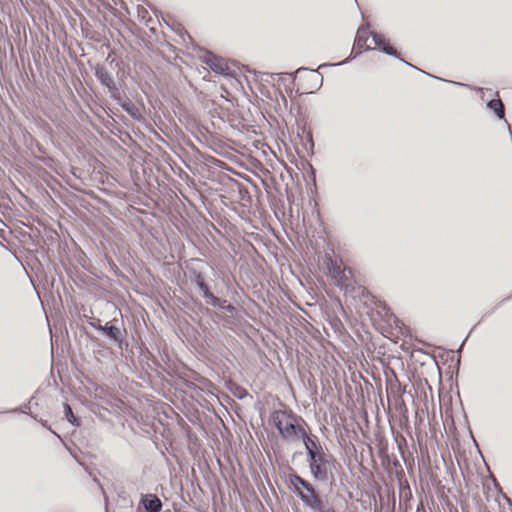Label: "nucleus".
I'll return each mask as SVG.
<instances>
[{
  "label": "nucleus",
  "mask_w": 512,
  "mask_h": 512,
  "mask_svg": "<svg viewBox=\"0 0 512 512\" xmlns=\"http://www.w3.org/2000/svg\"><path fill=\"white\" fill-rule=\"evenodd\" d=\"M270 421L285 441H298L304 430L300 425V422H304V420L292 411L275 410L270 415Z\"/></svg>",
  "instance_id": "obj_1"
},
{
  "label": "nucleus",
  "mask_w": 512,
  "mask_h": 512,
  "mask_svg": "<svg viewBox=\"0 0 512 512\" xmlns=\"http://www.w3.org/2000/svg\"><path fill=\"white\" fill-rule=\"evenodd\" d=\"M309 471L315 481L330 482L335 481L334 470H336V459L327 451L310 456L307 458Z\"/></svg>",
  "instance_id": "obj_2"
},
{
  "label": "nucleus",
  "mask_w": 512,
  "mask_h": 512,
  "mask_svg": "<svg viewBox=\"0 0 512 512\" xmlns=\"http://www.w3.org/2000/svg\"><path fill=\"white\" fill-rule=\"evenodd\" d=\"M186 268L189 280L201 291L206 303L210 305H220L219 297L215 296L210 291V288L206 283V279L203 273L204 262L200 259H192Z\"/></svg>",
  "instance_id": "obj_3"
},
{
  "label": "nucleus",
  "mask_w": 512,
  "mask_h": 512,
  "mask_svg": "<svg viewBox=\"0 0 512 512\" xmlns=\"http://www.w3.org/2000/svg\"><path fill=\"white\" fill-rule=\"evenodd\" d=\"M289 489L299 497V491L303 495H309L315 491V486L308 480L304 479L296 472L290 473L287 479Z\"/></svg>",
  "instance_id": "obj_4"
},
{
  "label": "nucleus",
  "mask_w": 512,
  "mask_h": 512,
  "mask_svg": "<svg viewBox=\"0 0 512 512\" xmlns=\"http://www.w3.org/2000/svg\"><path fill=\"white\" fill-rule=\"evenodd\" d=\"M371 37H372V41L374 42V44L378 47L381 48V51L389 56H392V57H395L397 59H399L401 62L405 63L406 65L420 71L419 68H417L416 66L408 63L407 61H405L404 59L400 58L399 54L397 53V50L391 46L389 43L386 42V39L383 35L377 33V32H371L370 33ZM422 72V70H421ZM423 73H425L423 71Z\"/></svg>",
  "instance_id": "obj_5"
},
{
  "label": "nucleus",
  "mask_w": 512,
  "mask_h": 512,
  "mask_svg": "<svg viewBox=\"0 0 512 512\" xmlns=\"http://www.w3.org/2000/svg\"><path fill=\"white\" fill-rule=\"evenodd\" d=\"M201 60L205 63L213 72L219 75H227L229 67L225 59L214 55L211 52H206Z\"/></svg>",
  "instance_id": "obj_6"
},
{
  "label": "nucleus",
  "mask_w": 512,
  "mask_h": 512,
  "mask_svg": "<svg viewBox=\"0 0 512 512\" xmlns=\"http://www.w3.org/2000/svg\"><path fill=\"white\" fill-rule=\"evenodd\" d=\"M299 498L301 499L303 505L312 512H319L323 506L327 504V501L321 497L317 489L311 492L309 495H303V493L299 491Z\"/></svg>",
  "instance_id": "obj_7"
},
{
  "label": "nucleus",
  "mask_w": 512,
  "mask_h": 512,
  "mask_svg": "<svg viewBox=\"0 0 512 512\" xmlns=\"http://www.w3.org/2000/svg\"><path fill=\"white\" fill-rule=\"evenodd\" d=\"M300 439L303 441L307 458L325 451L318 437L315 435L309 436L305 430H303Z\"/></svg>",
  "instance_id": "obj_8"
},
{
  "label": "nucleus",
  "mask_w": 512,
  "mask_h": 512,
  "mask_svg": "<svg viewBox=\"0 0 512 512\" xmlns=\"http://www.w3.org/2000/svg\"><path fill=\"white\" fill-rule=\"evenodd\" d=\"M140 504L146 512H160L162 510V502L155 494H143Z\"/></svg>",
  "instance_id": "obj_9"
},
{
  "label": "nucleus",
  "mask_w": 512,
  "mask_h": 512,
  "mask_svg": "<svg viewBox=\"0 0 512 512\" xmlns=\"http://www.w3.org/2000/svg\"><path fill=\"white\" fill-rule=\"evenodd\" d=\"M95 77L99 80V82L108 88L109 86L115 84L114 78L112 74L107 70L104 65H96L94 68Z\"/></svg>",
  "instance_id": "obj_10"
},
{
  "label": "nucleus",
  "mask_w": 512,
  "mask_h": 512,
  "mask_svg": "<svg viewBox=\"0 0 512 512\" xmlns=\"http://www.w3.org/2000/svg\"><path fill=\"white\" fill-rule=\"evenodd\" d=\"M97 330L104 333L109 339L113 340L116 343L122 342V333L118 327L115 325H101L97 327Z\"/></svg>",
  "instance_id": "obj_11"
},
{
  "label": "nucleus",
  "mask_w": 512,
  "mask_h": 512,
  "mask_svg": "<svg viewBox=\"0 0 512 512\" xmlns=\"http://www.w3.org/2000/svg\"><path fill=\"white\" fill-rule=\"evenodd\" d=\"M122 109L129 114L133 119L139 120L141 118V113L139 108L129 99L120 103Z\"/></svg>",
  "instance_id": "obj_12"
},
{
  "label": "nucleus",
  "mask_w": 512,
  "mask_h": 512,
  "mask_svg": "<svg viewBox=\"0 0 512 512\" xmlns=\"http://www.w3.org/2000/svg\"><path fill=\"white\" fill-rule=\"evenodd\" d=\"M487 108L492 110L499 119H502L504 117L505 109L500 99H491L490 101H488Z\"/></svg>",
  "instance_id": "obj_13"
},
{
  "label": "nucleus",
  "mask_w": 512,
  "mask_h": 512,
  "mask_svg": "<svg viewBox=\"0 0 512 512\" xmlns=\"http://www.w3.org/2000/svg\"><path fill=\"white\" fill-rule=\"evenodd\" d=\"M64 413H65V417L68 420V422H70L74 426H77V427L80 426L81 423H80L79 418H77L74 415L72 408L68 403H64Z\"/></svg>",
  "instance_id": "obj_14"
},
{
  "label": "nucleus",
  "mask_w": 512,
  "mask_h": 512,
  "mask_svg": "<svg viewBox=\"0 0 512 512\" xmlns=\"http://www.w3.org/2000/svg\"><path fill=\"white\" fill-rule=\"evenodd\" d=\"M108 91L110 93V96L112 99H114L115 101H117L119 104L122 103L121 101V98H122V91L121 89L117 86V84H113L111 86H109L108 88Z\"/></svg>",
  "instance_id": "obj_15"
},
{
  "label": "nucleus",
  "mask_w": 512,
  "mask_h": 512,
  "mask_svg": "<svg viewBox=\"0 0 512 512\" xmlns=\"http://www.w3.org/2000/svg\"><path fill=\"white\" fill-rule=\"evenodd\" d=\"M365 32L364 29H359L358 32H357V36H356V39H355V45L357 48L359 49H363L365 47V44H366V41H367V37L363 35V33Z\"/></svg>",
  "instance_id": "obj_16"
},
{
  "label": "nucleus",
  "mask_w": 512,
  "mask_h": 512,
  "mask_svg": "<svg viewBox=\"0 0 512 512\" xmlns=\"http://www.w3.org/2000/svg\"><path fill=\"white\" fill-rule=\"evenodd\" d=\"M219 301H220V305H212V306L224 309L231 315H233L236 312L235 306L232 304H227V300L219 298Z\"/></svg>",
  "instance_id": "obj_17"
},
{
  "label": "nucleus",
  "mask_w": 512,
  "mask_h": 512,
  "mask_svg": "<svg viewBox=\"0 0 512 512\" xmlns=\"http://www.w3.org/2000/svg\"><path fill=\"white\" fill-rule=\"evenodd\" d=\"M310 71H311V72H313V73H315V75H314V79H313V80H314V86H315L317 89H318V88H320V87L322 86V83H323V77H322V75H321V74H318V73H317V70H313V69H311Z\"/></svg>",
  "instance_id": "obj_18"
},
{
  "label": "nucleus",
  "mask_w": 512,
  "mask_h": 512,
  "mask_svg": "<svg viewBox=\"0 0 512 512\" xmlns=\"http://www.w3.org/2000/svg\"><path fill=\"white\" fill-rule=\"evenodd\" d=\"M319 512H336L329 504H325Z\"/></svg>",
  "instance_id": "obj_19"
},
{
  "label": "nucleus",
  "mask_w": 512,
  "mask_h": 512,
  "mask_svg": "<svg viewBox=\"0 0 512 512\" xmlns=\"http://www.w3.org/2000/svg\"><path fill=\"white\" fill-rule=\"evenodd\" d=\"M449 82H450V83H453V84H455V85H458V86H465V87H468V85H467V84H463V83H461V82H454V81H449Z\"/></svg>",
  "instance_id": "obj_20"
},
{
  "label": "nucleus",
  "mask_w": 512,
  "mask_h": 512,
  "mask_svg": "<svg viewBox=\"0 0 512 512\" xmlns=\"http://www.w3.org/2000/svg\"><path fill=\"white\" fill-rule=\"evenodd\" d=\"M99 324H101L100 320L97 321V323H91L92 327L97 330V327H99Z\"/></svg>",
  "instance_id": "obj_21"
},
{
  "label": "nucleus",
  "mask_w": 512,
  "mask_h": 512,
  "mask_svg": "<svg viewBox=\"0 0 512 512\" xmlns=\"http://www.w3.org/2000/svg\"><path fill=\"white\" fill-rule=\"evenodd\" d=\"M464 344H465V340L460 344V347H459V349H458V353H460V352H461V350H462V348H463Z\"/></svg>",
  "instance_id": "obj_22"
},
{
  "label": "nucleus",
  "mask_w": 512,
  "mask_h": 512,
  "mask_svg": "<svg viewBox=\"0 0 512 512\" xmlns=\"http://www.w3.org/2000/svg\"><path fill=\"white\" fill-rule=\"evenodd\" d=\"M302 70H308L307 68H304V67H300L299 69H297L296 73H299L300 71Z\"/></svg>",
  "instance_id": "obj_23"
},
{
  "label": "nucleus",
  "mask_w": 512,
  "mask_h": 512,
  "mask_svg": "<svg viewBox=\"0 0 512 512\" xmlns=\"http://www.w3.org/2000/svg\"><path fill=\"white\" fill-rule=\"evenodd\" d=\"M344 63H346V61H344V62H340V63H336V64H333V66H339V65H342V64H344Z\"/></svg>",
  "instance_id": "obj_24"
},
{
  "label": "nucleus",
  "mask_w": 512,
  "mask_h": 512,
  "mask_svg": "<svg viewBox=\"0 0 512 512\" xmlns=\"http://www.w3.org/2000/svg\"><path fill=\"white\" fill-rule=\"evenodd\" d=\"M127 502L129 503L130 508H132V501L128 500Z\"/></svg>",
  "instance_id": "obj_25"
}]
</instances>
